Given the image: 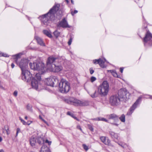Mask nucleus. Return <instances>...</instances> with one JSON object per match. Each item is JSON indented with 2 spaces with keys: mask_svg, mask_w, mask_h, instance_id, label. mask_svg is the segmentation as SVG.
Wrapping results in <instances>:
<instances>
[{
  "mask_svg": "<svg viewBox=\"0 0 152 152\" xmlns=\"http://www.w3.org/2000/svg\"><path fill=\"white\" fill-rule=\"evenodd\" d=\"M124 68L123 67H121L120 68V71L121 73H122L123 72Z\"/></svg>",
  "mask_w": 152,
  "mask_h": 152,
  "instance_id": "obj_47",
  "label": "nucleus"
},
{
  "mask_svg": "<svg viewBox=\"0 0 152 152\" xmlns=\"http://www.w3.org/2000/svg\"><path fill=\"white\" fill-rule=\"evenodd\" d=\"M65 1L67 3V4H68L69 2L68 0H65Z\"/></svg>",
  "mask_w": 152,
  "mask_h": 152,
  "instance_id": "obj_54",
  "label": "nucleus"
},
{
  "mask_svg": "<svg viewBox=\"0 0 152 152\" xmlns=\"http://www.w3.org/2000/svg\"><path fill=\"white\" fill-rule=\"evenodd\" d=\"M44 142L45 143H48L49 145H50L51 143V141H49L48 140H46Z\"/></svg>",
  "mask_w": 152,
  "mask_h": 152,
  "instance_id": "obj_37",
  "label": "nucleus"
},
{
  "mask_svg": "<svg viewBox=\"0 0 152 152\" xmlns=\"http://www.w3.org/2000/svg\"><path fill=\"white\" fill-rule=\"evenodd\" d=\"M58 86H59V91L62 93H67L70 89L69 82L64 79H61L60 82H58Z\"/></svg>",
  "mask_w": 152,
  "mask_h": 152,
  "instance_id": "obj_4",
  "label": "nucleus"
},
{
  "mask_svg": "<svg viewBox=\"0 0 152 152\" xmlns=\"http://www.w3.org/2000/svg\"><path fill=\"white\" fill-rule=\"evenodd\" d=\"M20 120L22 122L23 125H26L27 124V123L23 119H22L21 118H20Z\"/></svg>",
  "mask_w": 152,
  "mask_h": 152,
  "instance_id": "obj_34",
  "label": "nucleus"
},
{
  "mask_svg": "<svg viewBox=\"0 0 152 152\" xmlns=\"http://www.w3.org/2000/svg\"><path fill=\"white\" fill-rule=\"evenodd\" d=\"M11 66L12 68H13L15 66V65L13 63H12L11 64Z\"/></svg>",
  "mask_w": 152,
  "mask_h": 152,
  "instance_id": "obj_49",
  "label": "nucleus"
},
{
  "mask_svg": "<svg viewBox=\"0 0 152 152\" xmlns=\"http://www.w3.org/2000/svg\"><path fill=\"white\" fill-rule=\"evenodd\" d=\"M99 95V93L98 92V90L97 91L96 90L93 94H91L90 95L92 98H94L97 97Z\"/></svg>",
  "mask_w": 152,
  "mask_h": 152,
  "instance_id": "obj_26",
  "label": "nucleus"
},
{
  "mask_svg": "<svg viewBox=\"0 0 152 152\" xmlns=\"http://www.w3.org/2000/svg\"><path fill=\"white\" fill-rule=\"evenodd\" d=\"M71 2L72 4H74V1H73V0H71Z\"/></svg>",
  "mask_w": 152,
  "mask_h": 152,
  "instance_id": "obj_56",
  "label": "nucleus"
},
{
  "mask_svg": "<svg viewBox=\"0 0 152 152\" xmlns=\"http://www.w3.org/2000/svg\"><path fill=\"white\" fill-rule=\"evenodd\" d=\"M35 38L39 44L42 46H45V45L42 39L41 38L38 37L36 36L35 37Z\"/></svg>",
  "mask_w": 152,
  "mask_h": 152,
  "instance_id": "obj_18",
  "label": "nucleus"
},
{
  "mask_svg": "<svg viewBox=\"0 0 152 152\" xmlns=\"http://www.w3.org/2000/svg\"><path fill=\"white\" fill-rule=\"evenodd\" d=\"M15 62L18 65L22 71L21 75L22 80L27 82L30 81L32 74L28 70H26L28 67V60L26 59L23 58L20 61L18 62V60H15Z\"/></svg>",
  "mask_w": 152,
  "mask_h": 152,
  "instance_id": "obj_2",
  "label": "nucleus"
},
{
  "mask_svg": "<svg viewBox=\"0 0 152 152\" xmlns=\"http://www.w3.org/2000/svg\"><path fill=\"white\" fill-rule=\"evenodd\" d=\"M112 124L113 125H115L116 126H118V124L117 123H112Z\"/></svg>",
  "mask_w": 152,
  "mask_h": 152,
  "instance_id": "obj_51",
  "label": "nucleus"
},
{
  "mask_svg": "<svg viewBox=\"0 0 152 152\" xmlns=\"http://www.w3.org/2000/svg\"><path fill=\"white\" fill-rule=\"evenodd\" d=\"M0 152H4V151L3 149H1L0 150Z\"/></svg>",
  "mask_w": 152,
  "mask_h": 152,
  "instance_id": "obj_57",
  "label": "nucleus"
},
{
  "mask_svg": "<svg viewBox=\"0 0 152 152\" xmlns=\"http://www.w3.org/2000/svg\"><path fill=\"white\" fill-rule=\"evenodd\" d=\"M57 58L51 56L48 58L47 61V65L48 67H52V65L55 64L56 61L57 60Z\"/></svg>",
  "mask_w": 152,
  "mask_h": 152,
  "instance_id": "obj_13",
  "label": "nucleus"
},
{
  "mask_svg": "<svg viewBox=\"0 0 152 152\" xmlns=\"http://www.w3.org/2000/svg\"><path fill=\"white\" fill-rule=\"evenodd\" d=\"M144 28L146 29V31L145 36L143 39V41L145 42L144 45H145L148 43L149 45L151 46L152 45V34L147 28V26L145 27Z\"/></svg>",
  "mask_w": 152,
  "mask_h": 152,
  "instance_id": "obj_8",
  "label": "nucleus"
},
{
  "mask_svg": "<svg viewBox=\"0 0 152 152\" xmlns=\"http://www.w3.org/2000/svg\"><path fill=\"white\" fill-rule=\"evenodd\" d=\"M14 56L15 57V58H16V60H18V59L20 58V55L19 54H17Z\"/></svg>",
  "mask_w": 152,
  "mask_h": 152,
  "instance_id": "obj_39",
  "label": "nucleus"
},
{
  "mask_svg": "<svg viewBox=\"0 0 152 152\" xmlns=\"http://www.w3.org/2000/svg\"><path fill=\"white\" fill-rule=\"evenodd\" d=\"M105 61V59H104ZM105 61H104L102 59L99 58V61L98 64L99 66L102 68H104L105 67V66L104 65V63Z\"/></svg>",
  "mask_w": 152,
  "mask_h": 152,
  "instance_id": "obj_22",
  "label": "nucleus"
},
{
  "mask_svg": "<svg viewBox=\"0 0 152 152\" xmlns=\"http://www.w3.org/2000/svg\"><path fill=\"white\" fill-rule=\"evenodd\" d=\"M127 94H129L125 88H121L118 91L117 95L121 101H125L127 98L126 95Z\"/></svg>",
  "mask_w": 152,
  "mask_h": 152,
  "instance_id": "obj_9",
  "label": "nucleus"
},
{
  "mask_svg": "<svg viewBox=\"0 0 152 152\" xmlns=\"http://www.w3.org/2000/svg\"><path fill=\"white\" fill-rule=\"evenodd\" d=\"M141 97H139L134 103L132 106L130 107L129 111L127 112L126 115H130L133 112L134 110L136 108L137 105L141 101Z\"/></svg>",
  "mask_w": 152,
  "mask_h": 152,
  "instance_id": "obj_11",
  "label": "nucleus"
},
{
  "mask_svg": "<svg viewBox=\"0 0 152 152\" xmlns=\"http://www.w3.org/2000/svg\"><path fill=\"white\" fill-rule=\"evenodd\" d=\"M0 87H1V88H3V87L2 86H0Z\"/></svg>",
  "mask_w": 152,
  "mask_h": 152,
  "instance_id": "obj_61",
  "label": "nucleus"
},
{
  "mask_svg": "<svg viewBox=\"0 0 152 152\" xmlns=\"http://www.w3.org/2000/svg\"><path fill=\"white\" fill-rule=\"evenodd\" d=\"M60 7L59 4H55L47 13L40 16L41 21L44 25H47L49 20L52 21L55 19V14L59 10Z\"/></svg>",
  "mask_w": 152,
  "mask_h": 152,
  "instance_id": "obj_3",
  "label": "nucleus"
},
{
  "mask_svg": "<svg viewBox=\"0 0 152 152\" xmlns=\"http://www.w3.org/2000/svg\"><path fill=\"white\" fill-rule=\"evenodd\" d=\"M43 145L41 147V152H50L49 148L45 145V143L43 144Z\"/></svg>",
  "mask_w": 152,
  "mask_h": 152,
  "instance_id": "obj_19",
  "label": "nucleus"
},
{
  "mask_svg": "<svg viewBox=\"0 0 152 152\" xmlns=\"http://www.w3.org/2000/svg\"><path fill=\"white\" fill-rule=\"evenodd\" d=\"M64 101L68 104H73L75 106H87L89 104L88 101H82L74 98L65 99Z\"/></svg>",
  "mask_w": 152,
  "mask_h": 152,
  "instance_id": "obj_5",
  "label": "nucleus"
},
{
  "mask_svg": "<svg viewBox=\"0 0 152 152\" xmlns=\"http://www.w3.org/2000/svg\"><path fill=\"white\" fill-rule=\"evenodd\" d=\"M4 56V57H8L7 56V55L6 54V53H2V55H1V56Z\"/></svg>",
  "mask_w": 152,
  "mask_h": 152,
  "instance_id": "obj_44",
  "label": "nucleus"
},
{
  "mask_svg": "<svg viewBox=\"0 0 152 152\" xmlns=\"http://www.w3.org/2000/svg\"><path fill=\"white\" fill-rule=\"evenodd\" d=\"M77 128L82 132V130L81 128V126L80 125H77Z\"/></svg>",
  "mask_w": 152,
  "mask_h": 152,
  "instance_id": "obj_41",
  "label": "nucleus"
},
{
  "mask_svg": "<svg viewBox=\"0 0 152 152\" xmlns=\"http://www.w3.org/2000/svg\"><path fill=\"white\" fill-rule=\"evenodd\" d=\"M29 124H28V125H29Z\"/></svg>",
  "mask_w": 152,
  "mask_h": 152,
  "instance_id": "obj_62",
  "label": "nucleus"
},
{
  "mask_svg": "<svg viewBox=\"0 0 152 152\" xmlns=\"http://www.w3.org/2000/svg\"><path fill=\"white\" fill-rule=\"evenodd\" d=\"M103 121L105 122H109L105 118H104Z\"/></svg>",
  "mask_w": 152,
  "mask_h": 152,
  "instance_id": "obj_50",
  "label": "nucleus"
},
{
  "mask_svg": "<svg viewBox=\"0 0 152 152\" xmlns=\"http://www.w3.org/2000/svg\"><path fill=\"white\" fill-rule=\"evenodd\" d=\"M45 82V84L48 86L56 87L58 85V80L56 76H53L46 79Z\"/></svg>",
  "mask_w": 152,
  "mask_h": 152,
  "instance_id": "obj_7",
  "label": "nucleus"
},
{
  "mask_svg": "<svg viewBox=\"0 0 152 152\" xmlns=\"http://www.w3.org/2000/svg\"><path fill=\"white\" fill-rule=\"evenodd\" d=\"M148 96L149 97L148 98L152 99V96L148 95Z\"/></svg>",
  "mask_w": 152,
  "mask_h": 152,
  "instance_id": "obj_53",
  "label": "nucleus"
},
{
  "mask_svg": "<svg viewBox=\"0 0 152 152\" xmlns=\"http://www.w3.org/2000/svg\"><path fill=\"white\" fill-rule=\"evenodd\" d=\"M72 42V39L71 38H70L68 42V45H71Z\"/></svg>",
  "mask_w": 152,
  "mask_h": 152,
  "instance_id": "obj_43",
  "label": "nucleus"
},
{
  "mask_svg": "<svg viewBox=\"0 0 152 152\" xmlns=\"http://www.w3.org/2000/svg\"><path fill=\"white\" fill-rule=\"evenodd\" d=\"M2 54V53L0 51V56H1Z\"/></svg>",
  "mask_w": 152,
  "mask_h": 152,
  "instance_id": "obj_58",
  "label": "nucleus"
},
{
  "mask_svg": "<svg viewBox=\"0 0 152 152\" xmlns=\"http://www.w3.org/2000/svg\"><path fill=\"white\" fill-rule=\"evenodd\" d=\"M83 147L84 149H85L86 151H88L89 149L88 146L85 144L83 145Z\"/></svg>",
  "mask_w": 152,
  "mask_h": 152,
  "instance_id": "obj_33",
  "label": "nucleus"
},
{
  "mask_svg": "<svg viewBox=\"0 0 152 152\" xmlns=\"http://www.w3.org/2000/svg\"><path fill=\"white\" fill-rule=\"evenodd\" d=\"M104 118H94L93 120L96 121H103Z\"/></svg>",
  "mask_w": 152,
  "mask_h": 152,
  "instance_id": "obj_32",
  "label": "nucleus"
},
{
  "mask_svg": "<svg viewBox=\"0 0 152 152\" xmlns=\"http://www.w3.org/2000/svg\"><path fill=\"white\" fill-rule=\"evenodd\" d=\"M100 139L105 145L112 147H114V145L111 143V141L108 137L102 136L100 137Z\"/></svg>",
  "mask_w": 152,
  "mask_h": 152,
  "instance_id": "obj_14",
  "label": "nucleus"
},
{
  "mask_svg": "<svg viewBox=\"0 0 152 152\" xmlns=\"http://www.w3.org/2000/svg\"><path fill=\"white\" fill-rule=\"evenodd\" d=\"M29 66L31 69L39 71V73L36 74L35 78L32 77V76L30 81L28 82L31 81L32 87L37 90L38 88L39 81L41 79L40 74H43L45 72V65L42 62L36 61L33 63H30Z\"/></svg>",
  "mask_w": 152,
  "mask_h": 152,
  "instance_id": "obj_1",
  "label": "nucleus"
},
{
  "mask_svg": "<svg viewBox=\"0 0 152 152\" xmlns=\"http://www.w3.org/2000/svg\"><path fill=\"white\" fill-rule=\"evenodd\" d=\"M9 128V126H8V125H5L4 126V129L5 130H6V129H8Z\"/></svg>",
  "mask_w": 152,
  "mask_h": 152,
  "instance_id": "obj_45",
  "label": "nucleus"
},
{
  "mask_svg": "<svg viewBox=\"0 0 152 152\" xmlns=\"http://www.w3.org/2000/svg\"><path fill=\"white\" fill-rule=\"evenodd\" d=\"M37 138L34 137L32 136L29 139V141L32 147H34L36 143H37Z\"/></svg>",
  "mask_w": 152,
  "mask_h": 152,
  "instance_id": "obj_17",
  "label": "nucleus"
},
{
  "mask_svg": "<svg viewBox=\"0 0 152 152\" xmlns=\"http://www.w3.org/2000/svg\"><path fill=\"white\" fill-rule=\"evenodd\" d=\"M118 144L119 145H121V146L122 147V145L121 144H119V143H118Z\"/></svg>",
  "mask_w": 152,
  "mask_h": 152,
  "instance_id": "obj_60",
  "label": "nucleus"
},
{
  "mask_svg": "<svg viewBox=\"0 0 152 152\" xmlns=\"http://www.w3.org/2000/svg\"><path fill=\"white\" fill-rule=\"evenodd\" d=\"M52 70L55 72H58L62 70L63 68L61 65H56L55 64L52 65V67H50Z\"/></svg>",
  "mask_w": 152,
  "mask_h": 152,
  "instance_id": "obj_15",
  "label": "nucleus"
},
{
  "mask_svg": "<svg viewBox=\"0 0 152 152\" xmlns=\"http://www.w3.org/2000/svg\"><path fill=\"white\" fill-rule=\"evenodd\" d=\"M37 142L39 144L41 145L45 143L43 137H38L37 139Z\"/></svg>",
  "mask_w": 152,
  "mask_h": 152,
  "instance_id": "obj_23",
  "label": "nucleus"
},
{
  "mask_svg": "<svg viewBox=\"0 0 152 152\" xmlns=\"http://www.w3.org/2000/svg\"><path fill=\"white\" fill-rule=\"evenodd\" d=\"M90 74L92 75L94 72V71L93 70V68L92 67L90 68L89 69Z\"/></svg>",
  "mask_w": 152,
  "mask_h": 152,
  "instance_id": "obj_35",
  "label": "nucleus"
},
{
  "mask_svg": "<svg viewBox=\"0 0 152 152\" xmlns=\"http://www.w3.org/2000/svg\"><path fill=\"white\" fill-rule=\"evenodd\" d=\"M88 129L90 131L92 132H93L94 131V129L92 125L91 124H88Z\"/></svg>",
  "mask_w": 152,
  "mask_h": 152,
  "instance_id": "obj_29",
  "label": "nucleus"
},
{
  "mask_svg": "<svg viewBox=\"0 0 152 152\" xmlns=\"http://www.w3.org/2000/svg\"><path fill=\"white\" fill-rule=\"evenodd\" d=\"M20 128H17V132H16V136H15L16 137L18 136V133L20 132Z\"/></svg>",
  "mask_w": 152,
  "mask_h": 152,
  "instance_id": "obj_38",
  "label": "nucleus"
},
{
  "mask_svg": "<svg viewBox=\"0 0 152 152\" xmlns=\"http://www.w3.org/2000/svg\"><path fill=\"white\" fill-rule=\"evenodd\" d=\"M25 119H27V118H28V117H27V116H26L25 117Z\"/></svg>",
  "mask_w": 152,
  "mask_h": 152,
  "instance_id": "obj_59",
  "label": "nucleus"
},
{
  "mask_svg": "<svg viewBox=\"0 0 152 152\" xmlns=\"http://www.w3.org/2000/svg\"><path fill=\"white\" fill-rule=\"evenodd\" d=\"M109 86L107 81H104L98 87V92L102 96H105L107 94L109 90Z\"/></svg>",
  "mask_w": 152,
  "mask_h": 152,
  "instance_id": "obj_6",
  "label": "nucleus"
},
{
  "mask_svg": "<svg viewBox=\"0 0 152 152\" xmlns=\"http://www.w3.org/2000/svg\"><path fill=\"white\" fill-rule=\"evenodd\" d=\"M108 71L111 72L114 77L120 78V76L118 75L115 70H108Z\"/></svg>",
  "mask_w": 152,
  "mask_h": 152,
  "instance_id": "obj_24",
  "label": "nucleus"
},
{
  "mask_svg": "<svg viewBox=\"0 0 152 152\" xmlns=\"http://www.w3.org/2000/svg\"><path fill=\"white\" fill-rule=\"evenodd\" d=\"M53 33L55 37L57 38L60 35V33L57 30H56Z\"/></svg>",
  "mask_w": 152,
  "mask_h": 152,
  "instance_id": "obj_28",
  "label": "nucleus"
},
{
  "mask_svg": "<svg viewBox=\"0 0 152 152\" xmlns=\"http://www.w3.org/2000/svg\"><path fill=\"white\" fill-rule=\"evenodd\" d=\"M43 33L44 34L46 35L47 36L50 38H52L53 37L51 32L47 30H44L43 31Z\"/></svg>",
  "mask_w": 152,
  "mask_h": 152,
  "instance_id": "obj_21",
  "label": "nucleus"
},
{
  "mask_svg": "<svg viewBox=\"0 0 152 152\" xmlns=\"http://www.w3.org/2000/svg\"><path fill=\"white\" fill-rule=\"evenodd\" d=\"M122 122H124L125 121V116L124 114H122L121 116L119 117V118Z\"/></svg>",
  "mask_w": 152,
  "mask_h": 152,
  "instance_id": "obj_27",
  "label": "nucleus"
},
{
  "mask_svg": "<svg viewBox=\"0 0 152 152\" xmlns=\"http://www.w3.org/2000/svg\"><path fill=\"white\" fill-rule=\"evenodd\" d=\"M67 115L70 116H71L72 117L76 120L78 121H79V119L77 118L76 117L73 113H71L70 112H68L67 113Z\"/></svg>",
  "mask_w": 152,
  "mask_h": 152,
  "instance_id": "obj_25",
  "label": "nucleus"
},
{
  "mask_svg": "<svg viewBox=\"0 0 152 152\" xmlns=\"http://www.w3.org/2000/svg\"><path fill=\"white\" fill-rule=\"evenodd\" d=\"M77 11L76 10H75L74 11V12L72 11L71 12V14L72 16H73L75 14L77 13Z\"/></svg>",
  "mask_w": 152,
  "mask_h": 152,
  "instance_id": "obj_40",
  "label": "nucleus"
},
{
  "mask_svg": "<svg viewBox=\"0 0 152 152\" xmlns=\"http://www.w3.org/2000/svg\"><path fill=\"white\" fill-rule=\"evenodd\" d=\"M32 107L31 105H29V104H28L27 106V110L30 111H32Z\"/></svg>",
  "mask_w": 152,
  "mask_h": 152,
  "instance_id": "obj_30",
  "label": "nucleus"
},
{
  "mask_svg": "<svg viewBox=\"0 0 152 152\" xmlns=\"http://www.w3.org/2000/svg\"><path fill=\"white\" fill-rule=\"evenodd\" d=\"M5 130L6 131L7 133V134H10V131L9 130V128L8 129H6Z\"/></svg>",
  "mask_w": 152,
  "mask_h": 152,
  "instance_id": "obj_46",
  "label": "nucleus"
},
{
  "mask_svg": "<svg viewBox=\"0 0 152 152\" xmlns=\"http://www.w3.org/2000/svg\"><path fill=\"white\" fill-rule=\"evenodd\" d=\"M121 100L117 94L112 96L110 97V102L112 106H117L120 103Z\"/></svg>",
  "mask_w": 152,
  "mask_h": 152,
  "instance_id": "obj_10",
  "label": "nucleus"
},
{
  "mask_svg": "<svg viewBox=\"0 0 152 152\" xmlns=\"http://www.w3.org/2000/svg\"><path fill=\"white\" fill-rule=\"evenodd\" d=\"M96 77L92 76L91 77L90 81L91 82L93 83L96 80Z\"/></svg>",
  "mask_w": 152,
  "mask_h": 152,
  "instance_id": "obj_31",
  "label": "nucleus"
},
{
  "mask_svg": "<svg viewBox=\"0 0 152 152\" xmlns=\"http://www.w3.org/2000/svg\"><path fill=\"white\" fill-rule=\"evenodd\" d=\"M57 26L58 27H62L64 28L70 27L65 18H63L61 21L59 22Z\"/></svg>",
  "mask_w": 152,
  "mask_h": 152,
  "instance_id": "obj_12",
  "label": "nucleus"
},
{
  "mask_svg": "<svg viewBox=\"0 0 152 152\" xmlns=\"http://www.w3.org/2000/svg\"><path fill=\"white\" fill-rule=\"evenodd\" d=\"M42 121H43V122L45 124H47V125L48 124L47 122L44 119L42 120Z\"/></svg>",
  "mask_w": 152,
  "mask_h": 152,
  "instance_id": "obj_48",
  "label": "nucleus"
},
{
  "mask_svg": "<svg viewBox=\"0 0 152 152\" xmlns=\"http://www.w3.org/2000/svg\"><path fill=\"white\" fill-rule=\"evenodd\" d=\"M2 138L1 137H0V142H1L2 141Z\"/></svg>",
  "mask_w": 152,
  "mask_h": 152,
  "instance_id": "obj_55",
  "label": "nucleus"
},
{
  "mask_svg": "<svg viewBox=\"0 0 152 152\" xmlns=\"http://www.w3.org/2000/svg\"><path fill=\"white\" fill-rule=\"evenodd\" d=\"M18 94V91H15L13 93V95L15 96H16Z\"/></svg>",
  "mask_w": 152,
  "mask_h": 152,
  "instance_id": "obj_42",
  "label": "nucleus"
},
{
  "mask_svg": "<svg viewBox=\"0 0 152 152\" xmlns=\"http://www.w3.org/2000/svg\"><path fill=\"white\" fill-rule=\"evenodd\" d=\"M39 118L42 121V120L43 119L42 118V116L40 115H39Z\"/></svg>",
  "mask_w": 152,
  "mask_h": 152,
  "instance_id": "obj_52",
  "label": "nucleus"
},
{
  "mask_svg": "<svg viewBox=\"0 0 152 152\" xmlns=\"http://www.w3.org/2000/svg\"><path fill=\"white\" fill-rule=\"evenodd\" d=\"M107 117L109 119H112L114 121L118 120L119 116L115 113H112L107 115Z\"/></svg>",
  "mask_w": 152,
  "mask_h": 152,
  "instance_id": "obj_16",
  "label": "nucleus"
},
{
  "mask_svg": "<svg viewBox=\"0 0 152 152\" xmlns=\"http://www.w3.org/2000/svg\"><path fill=\"white\" fill-rule=\"evenodd\" d=\"M99 59H95L93 60V62L95 64H98Z\"/></svg>",
  "mask_w": 152,
  "mask_h": 152,
  "instance_id": "obj_36",
  "label": "nucleus"
},
{
  "mask_svg": "<svg viewBox=\"0 0 152 152\" xmlns=\"http://www.w3.org/2000/svg\"><path fill=\"white\" fill-rule=\"evenodd\" d=\"M109 134L112 138L113 139L118 140V135L117 133H115L113 132L109 131Z\"/></svg>",
  "mask_w": 152,
  "mask_h": 152,
  "instance_id": "obj_20",
  "label": "nucleus"
}]
</instances>
